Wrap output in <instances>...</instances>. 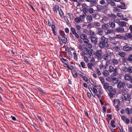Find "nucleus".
I'll list each match as a JSON object with an SVG mask.
<instances>
[{
	"label": "nucleus",
	"instance_id": "obj_57",
	"mask_svg": "<svg viewBox=\"0 0 132 132\" xmlns=\"http://www.w3.org/2000/svg\"><path fill=\"white\" fill-rule=\"evenodd\" d=\"M75 20L76 22H79L81 21L79 18L76 17L75 19Z\"/></svg>",
	"mask_w": 132,
	"mask_h": 132
},
{
	"label": "nucleus",
	"instance_id": "obj_10",
	"mask_svg": "<svg viewBox=\"0 0 132 132\" xmlns=\"http://www.w3.org/2000/svg\"><path fill=\"white\" fill-rule=\"evenodd\" d=\"M132 77L131 75L129 73L125 74L124 76V79L125 80L129 81Z\"/></svg>",
	"mask_w": 132,
	"mask_h": 132
},
{
	"label": "nucleus",
	"instance_id": "obj_40",
	"mask_svg": "<svg viewBox=\"0 0 132 132\" xmlns=\"http://www.w3.org/2000/svg\"><path fill=\"white\" fill-rule=\"evenodd\" d=\"M122 70L125 72H127V68L125 65L123 66L121 68Z\"/></svg>",
	"mask_w": 132,
	"mask_h": 132
},
{
	"label": "nucleus",
	"instance_id": "obj_3",
	"mask_svg": "<svg viewBox=\"0 0 132 132\" xmlns=\"http://www.w3.org/2000/svg\"><path fill=\"white\" fill-rule=\"evenodd\" d=\"M102 49L100 50H98L95 52L94 55L99 60H101L102 59Z\"/></svg>",
	"mask_w": 132,
	"mask_h": 132
},
{
	"label": "nucleus",
	"instance_id": "obj_63",
	"mask_svg": "<svg viewBox=\"0 0 132 132\" xmlns=\"http://www.w3.org/2000/svg\"><path fill=\"white\" fill-rule=\"evenodd\" d=\"M86 46L89 49H90L92 47V45L88 43L86 44Z\"/></svg>",
	"mask_w": 132,
	"mask_h": 132
},
{
	"label": "nucleus",
	"instance_id": "obj_12",
	"mask_svg": "<svg viewBox=\"0 0 132 132\" xmlns=\"http://www.w3.org/2000/svg\"><path fill=\"white\" fill-rule=\"evenodd\" d=\"M106 53L109 56L110 58L114 56L113 53L112 51L108 50L106 51Z\"/></svg>",
	"mask_w": 132,
	"mask_h": 132
},
{
	"label": "nucleus",
	"instance_id": "obj_45",
	"mask_svg": "<svg viewBox=\"0 0 132 132\" xmlns=\"http://www.w3.org/2000/svg\"><path fill=\"white\" fill-rule=\"evenodd\" d=\"M85 16L84 15H80L79 17V18L81 21H83L84 20V18Z\"/></svg>",
	"mask_w": 132,
	"mask_h": 132
},
{
	"label": "nucleus",
	"instance_id": "obj_24",
	"mask_svg": "<svg viewBox=\"0 0 132 132\" xmlns=\"http://www.w3.org/2000/svg\"><path fill=\"white\" fill-rule=\"evenodd\" d=\"M108 4L112 6H115L116 4L112 0H108Z\"/></svg>",
	"mask_w": 132,
	"mask_h": 132
},
{
	"label": "nucleus",
	"instance_id": "obj_59",
	"mask_svg": "<svg viewBox=\"0 0 132 132\" xmlns=\"http://www.w3.org/2000/svg\"><path fill=\"white\" fill-rule=\"evenodd\" d=\"M96 72L97 74L99 75H101V72L99 69L98 68H97L96 69Z\"/></svg>",
	"mask_w": 132,
	"mask_h": 132
},
{
	"label": "nucleus",
	"instance_id": "obj_19",
	"mask_svg": "<svg viewBox=\"0 0 132 132\" xmlns=\"http://www.w3.org/2000/svg\"><path fill=\"white\" fill-rule=\"evenodd\" d=\"M97 34L100 35H102L103 34V31L102 29L99 28L97 30Z\"/></svg>",
	"mask_w": 132,
	"mask_h": 132
},
{
	"label": "nucleus",
	"instance_id": "obj_48",
	"mask_svg": "<svg viewBox=\"0 0 132 132\" xmlns=\"http://www.w3.org/2000/svg\"><path fill=\"white\" fill-rule=\"evenodd\" d=\"M59 34H60V36H65V34L63 31H62L61 30H60L59 32Z\"/></svg>",
	"mask_w": 132,
	"mask_h": 132
},
{
	"label": "nucleus",
	"instance_id": "obj_51",
	"mask_svg": "<svg viewBox=\"0 0 132 132\" xmlns=\"http://www.w3.org/2000/svg\"><path fill=\"white\" fill-rule=\"evenodd\" d=\"M113 21L114 22L118 24V25H119L121 21H120L119 19H115Z\"/></svg>",
	"mask_w": 132,
	"mask_h": 132
},
{
	"label": "nucleus",
	"instance_id": "obj_21",
	"mask_svg": "<svg viewBox=\"0 0 132 132\" xmlns=\"http://www.w3.org/2000/svg\"><path fill=\"white\" fill-rule=\"evenodd\" d=\"M90 3V6L91 7L94 6L97 3L96 0H91Z\"/></svg>",
	"mask_w": 132,
	"mask_h": 132
},
{
	"label": "nucleus",
	"instance_id": "obj_2",
	"mask_svg": "<svg viewBox=\"0 0 132 132\" xmlns=\"http://www.w3.org/2000/svg\"><path fill=\"white\" fill-rule=\"evenodd\" d=\"M93 50L91 49H88L87 47L83 48V51H82L81 53V55L84 56L85 55H87L89 58L90 59L91 58Z\"/></svg>",
	"mask_w": 132,
	"mask_h": 132
},
{
	"label": "nucleus",
	"instance_id": "obj_49",
	"mask_svg": "<svg viewBox=\"0 0 132 132\" xmlns=\"http://www.w3.org/2000/svg\"><path fill=\"white\" fill-rule=\"evenodd\" d=\"M132 84L131 83L128 82L127 84V86L128 88H132Z\"/></svg>",
	"mask_w": 132,
	"mask_h": 132
},
{
	"label": "nucleus",
	"instance_id": "obj_58",
	"mask_svg": "<svg viewBox=\"0 0 132 132\" xmlns=\"http://www.w3.org/2000/svg\"><path fill=\"white\" fill-rule=\"evenodd\" d=\"M84 61L86 63H87L88 62V60L87 56H84Z\"/></svg>",
	"mask_w": 132,
	"mask_h": 132
},
{
	"label": "nucleus",
	"instance_id": "obj_5",
	"mask_svg": "<svg viewBox=\"0 0 132 132\" xmlns=\"http://www.w3.org/2000/svg\"><path fill=\"white\" fill-rule=\"evenodd\" d=\"M58 38L60 41H61L64 44H65L67 42V38L65 37V36H58Z\"/></svg>",
	"mask_w": 132,
	"mask_h": 132
},
{
	"label": "nucleus",
	"instance_id": "obj_15",
	"mask_svg": "<svg viewBox=\"0 0 132 132\" xmlns=\"http://www.w3.org/2000/svg\"><path fill=\"white\" fill-rule=\"evenodd\" d=\"M113 105H116L115 104H116L118 105H120V101L119 99H114L113 101Z\"/></svg>",
	"mask_w": 132,
	"mask_h": 132
},
{
	"label": "nucleus",
	"instance_id": "obj_9",
	"mask_svg": "<svg viewBox=\"0 0 132 132\" xmlns=\"http://www.w3.org/2000/svg\"><path fill=\"white\" fill-rule=\"evenodd\" d=\"M123 96L125 101H130L131 100V96L128 94L126 93L124 94Z\"/></svg>",
	"mask_w": 132,
	"mask_h": 132
},
{
	"label": "nucleus",
	"instance_id": "obj_37",
	"mask_svg": "<svg viewBox=\"0 0 132 132\" xmlns=\"http://www.w3.org/2000/svg\"><path fill=\"white\" fill-rule=\"evenodd\" d=\"M88 68V69L93 70L92 66H94V64L91 63H89L87 64Z\"/></svg>",
	"mask_w": 132,
	"mask_h": 132
},
{
	"label": "nucleus",
	"instance_id": "obj_1",
	"mask_svg": "<svg viewBox=\"0 0 132 132\" xmlns=\"http://www.w3.org/2000/svg\"><path fill=\"white\" fill-rule=\"evenodd\" d=\"M108 43V39L104 36H102L100 38L97 44L99 47L101 49L104 48H107L109 46Z\"/></svg>",
	"mask_w": 132,
	"mask_h": 132
},
{
	"label": "nucleus",
	"instance_id": "obj_25",
	"mask_svg": "<svg viewBox=\"0 0 132 132\" xmlns=\"http://www.w3.org/2000/svg\"><path fill=\"white\" fill-rule=\"evenodd\" d=\"M113 74L114 76H116L118 75V69L116 68H114L113 71Z\"/></svg>",
	"mask_w": 132,
	"mask_h": 132
},
{
	"label": "nucleus",
	"instance_id": "obj_28",
	"mask_svg": "<svg viewBox=\"0 0 132 132\" xmlns=\"http://www.w3.org/2000/svg\"><path fill=\"white\" fill-rule=\"evenodd\" d=\"M53 9L54 12L57 13V10L58 11L59 10V6L58 5H55V7H53Z\"/></svg>",
	"mask_w": 132,
	"mask_h": 132
},
{
	"label": "nucleus",
	"instance_id": "obj_27",
	"mask_svg": "<svg viewBox=\"0 0 132 132\" xmlns=\"http://www.w3.org/2000/svg\"><path fill=\"white\" fill-rule=\"evenodd\" d=\"M125 36L128 39L129 38L131 39L132 38V35L130 33H126L125 34Z\"/></svg>",
	"mask_w": 132,
	"mask_h": 132
},
{
	"label": "nucleus",
	"instance_id": "obj_43",
	"mask_svg": "<svg viewBox=\"0 0 132 132\" xmlns=\"http://www.w3.org/2000/svg\"><path fill=\"white\" fill-rule=\"evenodd\" d=\"M108 16L110 17L113 18H115L117 17L116 15L113 13H111L110 14H109Z\"/></svg>",
	"mask_w": 132,
	"mask_h": 132
},
{
	"label": "nucleus",
	"instance_id": "obj_32",
	"mask_svg": "<svg viewBox=\"0 0 132 132\" xmlns=\"http://www.w3.org/2000/svg\"><path fill=\"white\" fill-rule=\"evenodd\" d=\"M112 63L114 65H116L118 64V60L115 59H113L112 60Z\"/></svg>",
	"mask_w": 132,
	"mask_h": 132
},
{
	"label": "nucleus",
	"instance_id": "obj_14",
	"mask_svg": "<svg viewBox=\"0 0 132 132\" xmlns=\"http://www.w3.org/2000/svg\"><path fill=\"white\" fill-rule=\"evenodd\" d=\"M126 112L128 115H130L132 113V107L130 108H127L125 109Z\"/></svg>",
	"mask_w": 132,
	"mask_h": 132
},
{
	"label": "nucleus",
	"instance_id": "obj_26",
	"mask_svg": "<svg viewBox=\"0 0 132 132\" xmlns=\"http://www.w3.org/2000/svg\"><path fill=\"white\" fill-rule=\"evenodd\" d=\"M51 26L52 29V30L54 35L55 36H56V34L55 31L56 28L55 26L54 25H52Z\"/></svg>",
	"mask_w": 132,
	"mask_h": 132
},
{
	"label": "nucleus",
	"instance_id": "obj_35",
	"mask_svg": "<svg viewBox=\"0 0 132 132\" xmlns=\"http://www.w3.org/2000/svg\"><path fill=\"white\" fill-rule=\"evenodd\" d=\"M113 10L114 13H116L117 12H119L120 11V10L116 7H113Z\"/></svg>",
	"mask_w": 132,
	"mask_h": 132
},
{
	"label": "nucleus",
	"instance_id": "obj_22",
	"mask_svg": "<svg viewBox=\"0 0 132 132\" xmlns=\"http://www.w3.org/2000/svg\"><path fill=\"white\" fill-rule=\"evenodd\" d=\"M86 19L87 22L89 23L92 21V16L90 15H88L86 17Z\"/></svg>",
	"mask_w": 132,
	"mask_h": 132
},
{
	"label": "nucleus",
	"instance_id": "obj_46",
	"mask_svg": "<svg viewBox=\"0 0 132 132\" xmlns=\"http://www.w3.org/2000/svg\"><path fill=\"white\" fill-rule=\"evenodd\" d=\"M114 88H113L111 86H109L106 89H107L108 91L109 92H110L113 90Z\"/></svg>",
	"mask_w": 132,
	"mask_h": 132
},
{
	"label": "nucleus",
	"instance_id": "obj_41",
	"mask_svg": "<svg viewBox=\"0 0 132 132\" xmlns=\"http://www.w3.org/2000/svg\"><path fill=\"white\" fill-rule=\"evenodd\" d=\"M109 84L107 82L104 83L103 87L105 89H106L109 86Z\"/></svg>",
	"mask_w": 132,
	"mask_h": 132
},
{
	"label": "nucleus",
	"instance_id": "obj_50",
	"mask_svg": "<svg viewBox=\"0 0 132 132\" xmlns=\"http://www.w3.org/2000/svg\"><path fill=\"white\" fill-rule=\"evenodd\" d=\"M115 123V122L114 120H112L111 121L110 123L111 125L112 126L113 128H115L116 127V125L114 124Z\"/></svg>",
	"mask_w": 132,
	"mask_h": 132
},
{
	"label": "nucleus",
	"instance_id": "obj_16",
	"mask_svg": "<svg viewBox=\"0 0 132 132\" xmlns=\"http://www.w3.org/2000/svg\"><path fill=\"white\" fill-rule=\"evenodd\" d=\"M109 57H110L107 54H104L102 56V58L103 59L106 61H108Z\"/></svg>",
	"mask_w": 132,
	"mask_h": 132
},
{
	"label": "nucleus",
	"instance_id": "obj_7",
	"mask_svg": "<svg viewBox=\"0 0 132 132\" xmlns=\"http://www.w3.org/2000/svg\"><path fill=\"white\" fill-rule=\"evenodd\" d=\"M116 93V89L114 88L111 91L109 92L108 94V95L110 98L112 100L111 98L113 97V96L115 95Z\"/></svg>",
	"mask_w": 132,
	"mask_h": 132
},
{
	"label": "nucleus",
	"instance_id": "obj_23",
	"mask_svg": "<svg viewBox=\"0 0 132 132\" xmlns=\"http://www.w3.org/2000/svg\"><path fill=\"white\" fill-rule=\"evenodd\" d=\"M127 23L125 21H121L120 22L119 25L120 27H126V26Z\"/></svg>",
	"mask_w": 132,
	"mask_h": 132
},
{
	"label": "nucleus",
	"instance_id": "obj_31",
	"mask_svg": "<svg viewBox=\"0 0 132 132\" xmlns=\"http://www.w3.org/2000/svg\"><path fill=\"white\" fill-rule=\"evenodd\" d=\"M104 8V6L101 5H98L97 7V10L98 11H101Z\"/></svg>",
	"mask_w": 132,
	"mask_h": 132
},
{
	"label": "nucleus",
	"instance_id": "obj_36",
	"mask_svg": "<svg viewBox=\"0 0 132 132\" xmlns=\"http://www.w3.org/2000/svg\"><path fill=\"white\" fill-rule=\"evenodd\" d=\"M93 26L95 27H98L101 26V24L99 22L95 21L93 23Z\"/></svg>",
	"mask_w": 132,
	"mask_h": 132
},
{
	"label": "nucleus",
	"instance_id": "obj_33",
	"mask_svg": "<svg viewBox=\"0 0 132 132\" xmlns=\"http://www.w3.org/2000/svg\"><path fill=\"white\" fill-rule=\"evenodd\" d=\"M103 76L105 77H107L109 75V73L108 72L107 70H104L103 71Z\"/></svg>",
	"mask_w": 132,
	"mask_h": 132
},
{
	"label": "nucleus",
	"instance_id": "obj_54",
	"mask_svg": "<svg viewBox=\"0 0 132 132\" xmlns=\"http://www.w3.org/2000/svg\"><path fill=\"white\" fill-rule=\"evenodd\" d=\"M80 38H81L82 39H83L86 38H87V36H86L85 34H82L80 35Z\"/></svg>",
	"mask_w": 132,
	"mask_h": 132
},
{
	"label": "nucleus",
	"instance_id": "obj_53",
	"mask_svg": "<svg viewBox=\"0 0 132 132\" xmlns=\"http://www.w3.org/2000/svg\"><path fill=\"white\" fill-rule=\"evenodd\" d=\"M76 28L77 29V32L78 33L80 32V30L81 28V27L79 25H77L76 26Z\"/></svg>",
	"mask_w": 132,
	"mask_h": 132
},
{
	"label": "nucleus",
	"instance_id": "obj_29",
	"mask_svg": "<svg viewBox=\"0 0 132 132\" xmlns=\"http://www.w3.org/2000/svg\"><path fill=\"white\" fill-rule=\"evenodd\" d=\"M108 24L110 27L112 28H114L116 27V24L114 22L110 21Z\"/></svg>",
	"mask_w": 132,
	"mask_h": 132
},
{
	"label": "nucleus",
	"instance_id": "obj_56",
	"mask_svg": "<svg viewBox=\"0 0 132 132\" xmlns=\"http://www.w3.org/2000/svg\"><path fill=\"white\" fill-rule=\"evenodd\" d=\"M78 48L81 51H82L83 50V48L82 45L81 44H79L78 46Z\"/></svg>",
	"mask_w": 132,
	"mask_h": 132
},
{
	"label": "nucleus",
	"instance_id": "obj_55",
	"mask_svg": "<svg viewBox=\"0 0 132 132\" xmlns=\"http://www.w3.org/2000/svg\"><path fill=\"white\" fill-rule=\"evenodd\" d=\"M59 15H60L61 17H63L64 15L63 14V13L62 10H61L60 11H59Z\"/></svg>",
	"mask_w": 132,
	"mask_h": 132
},
{
	"label": "nucleus",
	"instance_id": "obj_30",
	"mask_svg": "<svg viewBox=\"0 0 132 132\" xmlns=\"http://www.w3.org/2000/svg\"><path fill=\"white\" fill-rule=\"evenodd\" d=\"M87 11L89 12V13L90 14L93 13L95 11V10L93 9L91 7H89L87 9Z\"/></svg>",
	"mask_w": 132,
	"mask_h": 132
},
{
	"label": "nucleus",
	"instance_id": "obj_17",
	"mask_svg": "<svg viewBox=\"0 0 132 132\" xmlns=\"http://www.w3.org/2000/svg\"><path fill=\"white\" fill-rule=\"evenodd\" d=\"M109 26L108 25L106 24H104L102 25V29L105 30H107L109 29Z\"/></svg>",
	"mask_w": 132,
	"mask_h": 132
},
{
	"label": "nucleus",
	"instance_id": "obj_38",
	"mask_svg": "<svg viewBox=\"0 0 132 132\" xmlns=\"http://www.w3.org/2000/svg\"><path fill=\"white\" fill-rule=\"evenodd\" d=\"M127 72L128 73H132V67L131 66H129L127 68Z\"/></svg>",
	"mask_w": 132,
	"mask_h": 132
},
{
	"label": "nucleus",
	"instance_id": "obj_62",
	"mask_svg": "<svg viewBox=\"0 0 132 132\" xmlns=\"http://www.w3.org/2000/svg\"><path fill=\"white\" fill-rule=\"evenodd\" d=\"M33 126L36 130H38V129L39 128L35 123H33Z\"/></svg>",
	"mask_w": 132,
	"mask_h": 132
},
{
	"label": "nucleus",
	"instance_id": "obj_13",
	"mask_svg": "<svg viewBox=\"0 0 132 132\" xmlns=\"http://www.w3.org/2000/svg\"><path fill=\"white\" fill-rule=\"evenodd\" d=\"M121 118L122 120L125 121L126 123L127 124H128L130 122L129 120L128 119L126 118L125 116H122L121 117Z\"/></svg>",
	"mask_w": 132,
	"mask_h": 132
},
{
	"label": "nucleus",
	"instance_id": "obj_18",
	"mask_svg": "<svg viewBox=\"0 0 132 132\" xmlns=\"http://www.w3.org/2000/svg\"><path fill=\"white\" fill-rule=\"evenodd\" d=\"M111 78L112 79L111 81L114 84L118 83L119 80V79L118 78L116 77H111Z\"/></svg>",
	"mask_w": 132,
	"mask_h": 132
},
{
	"label": "nucleus",
	"instance_id": "obj_52",
	"mask_svg": "<svg viewBox=\"0 0 132 132\" xmlns=\"http://www.w3.org/2000/svg\"><path fill=\"white\" fill-rule=\"evenodd\" d=\"M73 54L74 55V56L73 58L74 59L76 60H77L78 59V55L76 53H73Z\"/></svg>",
	"mask_w": 132,
	"mask_h": 132
},
{
	"label": "nucleus",
	"instance_id": "obj_20",
	"mask_svg": "<svg viewBox=\"0 0 132 132\" xmlns=\"http://www.w3.org/2000/svg\"><path fill=\"white\" fill-rule=\"evenodd\" d=\"M98 93H99V94H97L95 95L97 96L98 98L99 99H101V95L102 94L103 92L102 90L100 89L98 91Z\"/></svg>",
	"mask_w": 132,
	"mask_h": 132
},
{
	"label": "nucleus",
	"instance_id": "obj_60",
	"mask_svg": "<svg viewBox=\"0 0 132 132\" xmlns=\"http://www.w3.org/2000/svg\"><path fill=\"white\" fill-rule=\"evenodd\" d=\"M99 78L101 83L104 84V81L103 78L101 77H100Z\"/></svg>",
	"mask_w": 132,
	"mask_h": 132
},
{
	"label": "nucleus",
	"instance_id": "obj_47",
	"mask_svg": "<svg viewBox=\"0 0 132 132\" xmlns=\"http://www.w3.org/2000/svg\"><path fill=\"white\" fill-rule=\"evenodd\" d=\"M80 64L83 68H86V67H85L86 66L85 63L84 62H81L80 63Z\"/></svg>",
	"mask_w": 132,
	"mask_h": 132
},
{
	"label": "nucleus",
	"instance_id": "obj_42",
	"mask_svg": "<svg viewBox=\"0 0 132 132\" xmlns=\"http://www.w3.org/2000/svg\"><path fill=\"white\" fill-rule=\"evenodd\" d=\"M118 55L121 57H125L126 55L123 52H119Z\"/></svg>",
	"mask_w": 132,
	"mask_h": 132
},
{
	"label": "nucleus",
	"instance_id": "obj_61",
	"mask_svg": "<svg viewBox=\"0 0 132 132\" xmlns=\"http://www.w3.org/2000/svg\"><path fill=\"white\" fill-rule=\"evenodd\" d=\"M119 105H113L115 107L117 110L118 111H119L120 110V107L119 106Z\"/></svg>",
	"mask_w": 132,
	"mask_h": 132
},
{
	"label": "nucleus",
	"instance_id": "obj_44",
	"mask_svg": "<svg viewBox=\"0 0 132 132\" xmlns=\"http://www.w3.org/2000/svg\"><path fill=\"white\" fill-rule=\"evenodd\" d=\"M112 65H110L109 67V71L110 72H112L114 69Z\"/></svg>",
	"mask_w": 132,
	"mask_h": 132
},
{
	"label": "nucleus",
	"instance_id": "obj_11",
	"mask_svg": "<svg viewBox=\"0 0 132 132\" xmlns=\"http://www.w3.org/2000/svg\"><path fill=\"white\" fill-rule=\"evenodd\" d=\"M90 38L91 41L93 43L95 44H97L98 42V39L96 37L90 36Z\"/></svg>",
	"mask_w": 132,
	"mask_h": 132
},
{
	"label": "nucleus",
	"instance_id": "obj_39",
	"mask_svg": "<svg viewBox=\"0 0 132 132\" xmlns=\"http://www.w3.org/2000/svg\"><path fill=\"white\" fill-rule=\"evenodd\" d=\"M127 60L132 62V54L129 55L127 59Z\"/></svg>",
	"mask_w": 132,
	"mask_h": 132
},
{
	"label": "nucleus",
	"instance_id": "obj_64",
	"mask_svg": "<svg viewBox=\"0 0 132 132\" xmlns=\"http://www.w3.org/2000/svg\"><path fill=\"white\" fill-rule=\"evenodd\" d=\"M37 89L41 94H44V92L43 91L42 89L40 87H39L37 88Z\"/></svg>",
	"mask_w": 132,
	"mask_h": 132
},
{
	"label": "nucleus",
	"instance_id": "obj_8",
	"mask_svg": "<svg viewBox=\"0 0 132 132\" xmlns=\"http://www.w3.org/2000/svg\"><path fill=\"white\" fill-rule=\"evenodd\" d=\"M115 31L118 33H123L125 31V30L122 27H119L115 30Z\"/></svg>",
	"mask_w": 132,
	"mask_h": 132
},
{
	"label": "nucleus",
	"instance_id": "obj_4",
	"mask_svg": "<svg viewBox=\"0 0 132 132\" xmlns=\"http://www.w3.org/2000/svg\"><path fill=\"white\" fill-rule=\"evenodd\" d=\"M126 45L124 46L123 47V50L124 51L127 52H129L132 51V47L129 46L128 44L126 43Z\"/></svg>",
	"mask_w": 132,
	"mask_h": 132
},
{
	"label": "nucleus",
	"instance_id": "obj_6",
	"mask_svg": "<svg viewBox=\"0 0 132 132\" xmlns=\"http://www.w3.org/2000/svg\"><path fill=\"white\" fill-rule=\"evenodd\" d=\"M125 86V83L124 82H122L121 80L119 81L117 84V87L119 89L124 88Z\"/></svg>",
	"mask_w": 132,
	"mask_h": 132
},
{
	"label": "nucleus",
	"instance_id": "obj_34",
	"mask_svg": "<svg viewBox=\"0 0 132 132\" xmlns=\"http://www.w3.org/2000/svg\"><path fill=\"white\" fill-rule=\"evenodd\" d=\"M89 80L90 83L93 85V86L95 87H97V86L96 85V83H95L94 82L91 78H89Z\"/></svg>",
	"mask_w": 132,
	"mask_h": 132
}]
</instances>
